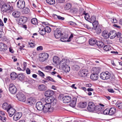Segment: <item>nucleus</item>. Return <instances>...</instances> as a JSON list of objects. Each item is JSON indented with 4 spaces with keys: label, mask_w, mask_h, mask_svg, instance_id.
I'll return each mask as SVG.
<instances>
[{
    "label": "nucleus",
    "mask_w": 122,
    "mask_h": 122,
    "mask_svg": "<svg viewBox=\"0 0 122 122\" xmlns=\"http://www.w3.org/2000/svg\"><path fill=\"white\" fill-rule=\"evenodd\" d=\"M1 12L3 13L7 12L9 10L13 11V7L10 3L5 2H2L0 4Z\"/></svg>",
    "instance_id": "1"
},
{
    "label": "nucleus",
    "mask_w": 122,
    "mask_h": 122,
    "mask_svg": "<svg viewBox=\"0 0 122 122\" xmlns=\"http://www.w3.org/2000/svg\"><path fill=\"white\" fill-rule=\"evenodd\" d=\"M100 76V78L102 80H107L110 78L111 74L107 71L103 72L101 73Z\"/></svg>",
    "instance_id": "2"
},
{
    "label": "nucleus",
    "mask_w": 122,
    "mask_h": 122,
    "mask_svg": "<svg viewBox=\"0 0 122 122\" xmlns=\"http://www.w3.org/2000/svg\"><path fill=\"white\" fill-rule=\"evenodd\" d=\"M96 106L92 102H89L88 103L87 108L88 110L90 112H93L95 109Z\"/></svg>",
    "instance_id": "3"
},
{
    "label": "nucleus",
    "mask_w": 122,
    "mask_h": 122,
    "mask_svg": "<svg viewBox=\"0 0 122 122\" xmlns=\"http://www.w3.org/2000/svg\"><path fill=\"white\" fill-rule=\"evenodd\" d=\"M62 34L61 33V30L59 28H57L54 30V35L56 39L60 38Z\"/></svg>",
    "instance_id": "4"
},
{
    "label": "nucleus",
    "mask_w": 122,
    "mask_h": 122,
    "mask_svg": "<svg viewBox=\"0 0 122 122\" xmlns=\"http://www.w3.org/2000/svg\"><path fill=\"white\" fill-rule=\"evenodd\" d=\"M51 108V104H45L44 106V109L43 111L44 113H46L48 112H51L53 110Z\"/></svg>",
    "instance_id": "5"
},
{
    "label": "nucleus",
    "mask_w": 122,
    "mask_h": 122,
    "mask_svg": "<svg viewBox=\"0 0 122 122\" xmlns=\"http://www.w3.org/2000/svg\"><path fill=\"white\" fill-rule=\"evenodd\" d=\"M18 99L20 101L25 102L26 100L25 96L21 93H18L16 95Z\"/></svg>",
    "instance_id": "6"
},
{
    "label": "nucleus",
    "mask_w": 122,
    "mask_h": 122,
    "mask_svg": "<svg viewBox=\"0 0 122 122\" xmlns=\"http://www.w3.org/2000/svg\"><path fill=\"white\" fill-rule=\"evenodd\" d=\"M17 6L18 8L20 9H23L25 7V4L23 0H19L17 3Z\"/></svg>",
    "instance_id": "7"
},
{
    "label": "nucleus",
    "mask_w": 122,
    "mask_h": 122,
    "mask_svg": "<svg viewBox=\"0 0 122 122\" xmlns=\"http://www.w3.org/2000/svg\"><path fill=\"white\" fill-rule=\"evenodd\" d=\"M9 89L10 92L12 94H14L16 92V88L15 86L13 84H11L10 85Z\"/></svg>",
    "instance_id": "8"
},
{
    "label": "nucleus",
    "mask_w": 122,
    "mask_h": 122,
    "mask_svg": "<svg viewBox=\"0 0 122 122\" xmlns=\"http://www.w3.org/2000/svg\"><path fill=\"white\" fill-rule=\"evenodd\" d=\"M44 106V104L41 102H38L36 104V106L37 109L39 111L43 110Z\"/></svg>",
    "instance_id": "9"
},
{
    "label": "nucleus",
    "mask_w": 122,
    "mask_h": 122,
    "mask_svg": "<svg viewBox=\"0 0 122 122\" xmlns=\"http://www.w3.org/2000/svg\"><path fill=\"white\" fill-rule=\"evenodd\" d=\"M12 106L11 104L8 103L7 102H5L2 105V108L7 111Z\"/></svg>",
    "instance_id": "10"
},
{
    "label": "nucleus",
    "mask_w": 122,
    "mask_h": 122,
    "mask_svg": "<svg viewBox=\"0 0 122 122\" xmlns=\"http://www.w3.org/2000/svg\"><path fill=\"white\" fill-rule=\"evenodd\" d=\"M69 62V61L68 60L63 59L60 62L59 64V66L61 68L64 67V66L67 65V64Z\"/></svg>",
    "instance_id": "11"
},
{
    "label": "nucleus",
    "mask_w": 122,
    "mask_h": 122,
    "mask_svg": "<svg viewBox=\"0 0 122 122\" xmlns=\"http://www.w3.org/2000/svg\"><path fill=\"white\" fill-rule=\"evenodd\" d=\"M63 102L65 103H68L71 101V96H66L63 97L62 98Z\"/></svg>",
    "instance_id": "12"
},
{
    "label": "nucleus",
    "mask_w": 122,
    "mask_h": 122,
    "mask_svg": "<svg viewBox=\"0 0 122 122\" xmlns=\"http://www.w3.org/2000/svg\"><path fill=\"white\" fill-rule=\"evenodd\" d=\"M88 71L86 69L81 70L79 72L78 74L80 76L84 77L86 76L88 73Z\"/></svg>",
    "instance_id": "13"
},
{
    "label": "nucleus",
    "mask_w": 122,
    "mask_h": 122,
    "mask_svg": "<svg viewBox=\"0 0 122 122\" xmlns=\"http://www.w3.org/2000/svg\"><path fill=\"white\" fill-rule=\"evenodd\" d=\"M27 103L29 105L34 104L36 102V100L34 98L31 97L28 98L26 101Z\"/></svg>",
    "instance_id": "14"
},
{
    "label": "nucleus",
    "mask_w": 122,
    "mask_h": 122,
    "mask_svg": "<svg viewBox=\"0 0 122 122\" xmlns=\"http://www.w3.org/2000/svg\"><path fill=\"white\" fill-rule=\"evenodd\" d=\"M54 94V92L51 90H49L46 91L45 93V96L46 97H50Z\"/></svg>",
    "instance_id": "15"
},
{
    "label": "nucleus",
    "mask_w": 122,
    "mask_h": 122,
    "mask_svg": "<svg viewBox=\"0 0 122 122\" xmlns=\"http://www.w3.org/2000/svg\"><path fill=\"white\" fill-rule=\"evenodd\" d=\"M49 55L48 54L46 53H41V54L40 57L42 59V61H44L46 60L48 58Z\"/></svg>",
    "instance_id": "16"
},
{
    "label": "nucleus",
    "mask_w": 122,
    "mask_h": 122,
    "mask_svg": "<svg viewBox=\"0 0 122 122\" xmlns=\"http://www.w3.org/2000/svg\"><path fill=\"white\" fill-rule=\"evenodd\" d=\"M7 112H8L9 114L10 117H12L14 114L16 112V110L15 109L12 107V106L11 108L9 109L7 111Z\"/></svg>",
    "instance_id": "17"
},
{
    "label": "nucleus",
    "mask_w": 122,
    "mask_h": 122,
    "mask_svg": "<svg viewBox=\"0 0 122 122\" xmlns=\"http://www.w3.org/2000/svg\"><path fill=\"white\" fill-rule=\"evenodd\" d=\"M22 115V113L21 112L16 113L13 117L14 120L15 121L18 120L21 117Z\"/></svg>",
    "instance_id": "18"
},
{
    "label": "nucleus",
    "mask_w": 122,
    "mask_h": 122,
    "mask_svg": "<svg viewBox=\"0 0 122 122\" xmlns=\"http://www.w3.org/2000/svg\"><path fill=\"white\" fill-rule=\"evenodd\" d=\"M7 49V47L5 44L2 42H0V51H4Z\"/></svg>",
    "instance_id": "19"
},
{
    "label": "nucleus",
    "mask_w": 122,
    "mask_h": 122,
    "mask_svg": "<svg viewBox=\"0 0 122 122\" xmlns=\"http://www.w3.org/2000/svg\"><path fill=\"white\" fill-rule=\"evenodd\" d=\"M60 40L62 42L66 41H69V39L68 38V35L67 34H65L60 39Z\"/></svg>",
    "instance_id": "20"
},
{
    "label": "nucleus",
    "mask_w": 122,
    "mask_h": 122,
    "mask_svg": "<svg viewBox=\"0 0 122 122\" xmlns=\"http://www.w3.org/2000/svg\"><path fill=\"white\" fill-rule=\"evenodd\" d=\"M27 19L26 17L24 16H22L20 18L19 22L21 24L24 23L27 21Z\"/></svg>",
    "instance_id": "21"
},
{
    "label": "nucleus",
    "mask_w": 122,
    "mask_h": 122,
    "mask_svg": "<svg viewBox=\"0 0 122 122\" xmlns=\"http://www.w3.org/2000/svg\"><path fill=\"white\" fill-rule=\"evenodd\" d=\"M116 36V32L114 30L110 31L109 33V37L111 39L114 38Z\"/></svg>",
    "instance_id": "22"
},
{
    "label": "nucleus",
    "mask_w": 122,
    "mask_h": 122,
    "mask_svg": "<svg viewBox=\"0 0 122 122\" xmlns=\"http://www.w3.org/2000/svg\"><path fill=\"white\" fill-rule=\"evenodd\" d=\"M20 12L17 10H14L12 13V15L15 18H18L20 17Z\"/></svg>",
    "instance_id": "23"
},
{
    "label": "nucleus",
    "mask_w": 122,
    "mask_h": 122,
    "mask_svg": "<svg viewBox=\"0 0 122 122\" xmlns=\"http://www.w3.org/2000/svg\"><path fill=\"white\" fill-rule=\"evenodd\" d=\"M87 106V103L86 102H81L78 104V106L81 108H85Z\"/></svg>",
    "instance_id": "24"
},
{
    "label": "nucleus",
    "mask_w": 122,
    "mask_h": 122,
    "mask_svg": "<svg viewBox=\"0 0 122 122\" xmlns=\"http://www.w3.org/2000/svg\"><path fill=\"white\" fill-rule=\"evenodd\" d=\"M38 88L40 91H42L46 90L47 89V87L44 85L41 84L39 86Z\"/></svg>",
    "instance_id": "25"
},
{
    "label": "nucleus",
    "mask_w": 122,
    "mask_h": 122,
    "mask_svg": "<svg viewBox=\"0 0 122 122\" xmlns=\"http://www.w3.org/2000/svg\"><path fill=\"white\" fill-rule=\"evenodd\" d=\"M95 112L98 114L101 113L103 112L102 108L99 106H96L95 110Z\"/></svg>",
    "instance_id": "26"
},
{
    "label": "nucleus",
    "mask_w": 122,
    "mask_h": 122,
    "mask_svg": "<svg viewBox=\"0 0 122 122\" xmlns=\"http://www.w3.org/2000/svg\"><path fill=\"white\" fill-rule=\"evenodd\" d=\"M71 103L70 104V106L73 107H75L76 101V97H74L72 100H71Z\"/></svg>",
    "instance_id": "27"
},
{
    "label": "nucleus",
    "mask_w": 122,
    "mask_h": 122,
    "mask_svg": "<svg viewBox=\"0 0 122 122\" xmlns=\"http://www.w3.org/2000/svg\"><path fill=\"white\" fill-rule=\"evenodd\" d=\"M53 62L57 65H59L60 62L59 58L57 56H54L53 59Z\"/></svg>",
    "instance_id": "28"
},
{
    "label": "nucleus",
    "mask_w": 122,
    "mask_h": 122,
    "mask_svg": "<svg viewBox=\"0 0 122 122\" xmlns=\"http://www.w3.org/2000/svg\"><path fill=\"white\" fill-rule=\"evenodd\" d=\"M116 112V108L114 107H112L109 109V115L111 116L112 115L114 114Z\"/></svg>",
    "instance_id": "29"
},
{
    "label": "nucleus",
    "mask_w": 122,
    "mask_h": 122,
    "mask_svg": "<svg viewBox=\"0 0 122 122\" xmlns=\"http://www.w3.org/2000/svg\"><path fill=\"white\" fill-rule=\"evenodd\" d=\"M102 36L105 38H108L109 37V34L108 32L104 30L103 31L102 33Z\"/></svg>",
    "instance_id": "30"
},
{
    "label": "nucleus",
    "mask_w": 122,
    "mask_h": 122,
    "mask_svg": "<svg viewBox=\"0 0 122 122\" xmlns=\"http://www.w3.org/2000/svg\"><path fill=\"white\" fill-rule=\"evenodd\" d=\"M98 75L97 74H92L91 75L90 77L91 79L93 80H96L98 79Z\"/></svg>",
    "instance_id": "31"
},
{
    "label": "nucleus",
    "mask_w": 122,
    "mask_h": 122,
    "mask_svg": "<svg viewBox=\"0 0 122 122\" xmlns=\"http://www.w3.org/2000/svg\"><path fill=\"white\" fill-rule=\"evenodd\" d=\"M97 42V41L96 39L91 38L89 40V42L90 45H93L95 44H96Z\"/></svg>",
    "instance_id": "32"
},
{
    "label": "nucleus",
    "mask_w": 122,
    "mask_h": 122,
    "mask_svg": "<svg viewBox=\"0 0 122 122\" xmlns=\"http://www.w3.org/2000/svg\"><path fill=\"white\" fill-rule=\"evenodd\" d=\"M10 76L11 79L13 80L15 79L17 76V74L15 72H13L11 73Z\"/></svg>",
    "instance_id": "33"
},
{
    "label": "nucleus",
    "mask_w": 122,
    "mask_h": 122,
    "mask_svg": "<svg viewBox=\"0 0 122 122\" xmlns=\"http://www.w3.org/2000/svg\"><path fill=\"white\" fill-rule=\"evenodd\" d=\"M66 72H69L70 70V67L67 65L64 66V67H61Z\"/></svg>",
    "instance_id": "34"
},
{
    "label": "nucleus",
    "mask_w": 122,
    "mask_h": 122,
    "mask_svg": "<svg viewBox=\"0 0 122 122\" xmlns=\"http://www.w3.org/2000/svg\"><path fill=\"white\" fill-rule=\"evenodd\" d=\"M17 77L20 81H23L25 78V76L23 74H20L18 75Z\"/></svg>",
    "instance_id": "35"
},
{
    "label": "nucleus",
    "mask_w": 122,
    "mask_h": 122,
    "mask_svg": "<svg viewBox=\"0 0 122 122\" xmlns=\"http://www.w3.org/2000/svg\"><path fill=\"white\" fill-rule=\"evenodd\" d=\"M103 49L106 51H109L111 50V46L109 45H106L104 46Z\"/></svg>",
    "instance_id": "36"
},
{
    "label": "nucleus",
    "mask_w": 122,
    "mask_h": 122,
    "mask_svg": "<svg viewBox=\"0 0 122 122\" xmlns=\"http://www.w3.org/2000/svg\"><path fill=\"white\" fill-rule=\"evenodd\" d=\"M96 44L99 47H102L104 46V43L102 41H97Z\"/></svg>",
    "instance_id": "37"
},
{
    "label": "nucleus",
    "mask_w": 122,
    "mask_h": 122,
    "mask_svg": "<svg viewBox=\"0 0 122 122\" xmlns=\"http://www.w3.org/2000/svg\"><path fill=\"white\" fill-rule=\"evenodd\" d=\"M92 25L94 29H96L97 27L98 26V22L97 21H95L92 22Z\"/></svg>",
    "instance_id": "38"
},
{
    "label": "nucleus",
    "mask_w": 122,
    "mask_h": 122,
    "mask_svg": "<svg viewBox=\"0 0 122 122\" xmlns=\"http://www.w3.org/2000/svg\"><path fill=\"white\" fill-rule=\"evenodd\" d=\"M83 12L84 13L83 14L85 15V16H84V18L86 20L89 21L90 18V16L87 13H85V11H84Z\"/></svg>",
    "instance_id": "39"
},
{
    "label": "nucleus",
    "mask_w": 122,
    "mask_h": 122,
    "mask_svg": "<svg viewBox=\"0 0 122 122\" xmlns=\"http://www.w3.org/2000/svg\"><path fill=\"white\" fill-rule=\"evenodd\" d=\"M46 80L50 81L54 83H56V81L54 80L53 78L50 76H48L46 77L45 78Z\"/></svg>",
    "instance_id": "40"
},
{
    "label": "nucleus",
    "mask_w": 122,
    "mask_h": 122,
    "mask_svg": "<svg viewBox=\"0 0 122 122\" xmlns=\"http://www.w3.org/2000/svg\"><path fill=\"white\" fill-rule=\"evenodd\" d=\"M31 23L33 25H36L38 23V21L36 18H32L31 20Z\"/></svg>",
    "instance_id": "41"
},
{
    "label": "nucleus",
    "mask_w": 122,
    "mask_h": 122,
    "mask_svg": "<svg viewBox=\"0 0 122 122\" xmlns=\"http://www.w3.org/2000/svg\"><path fill=\"white\" fill-rule=\"evenodd\" d=\"M102 27L101 26H98L97 27L96 29H95L96 30V31L98 34H100V33L102 31Z\"/></svg>",
    "instance_id": "42"
},
{
    "label": "nucleus",
    "mask_w": 122,
    "mask_h": 122,
    "mask_svg": "<svg viewBox=\"0 0 122 122\" xmlns=\"http://www.w3.org/2000/svg\"><path fill=\"white\" fill-rule=\"evenodd\" d=\"M72 69L74 70L77 71L80 68V67L77 65H74L72 67Z\"/></svg>",
    "instance_id": "43"
},
{
    "label": "nucleus",
    "mask_w": 122,
    "mask_h": 122,
    "mask_svg": "<svg viewBox=\"0 0 122 122\" xmlns=\"http://www.w3.org/2000/svg\"><path fill=\"white\" fill-rule=\"evenodd\" d=\"M39 32L40 34L41 35L44 36L45 34L46 31L44 29H40L39 31Z\"/></svg>",
    "instance_id": "44"
},
{
    "label": "nucleus",
    "mask_w": 122,
    "mask_h": 122,
    "mask_svg": "<svg viewBox=\"0 0 122 122\" xmlns=\"http://www.w3.org/2000/svg\"><path fill=\"white\" fill-rule=\"evenodd\" d=\"M46 2L47 3L50 5H53L55 3L54 0H46Z\"/></svg>",
    "instance_id": "45"
},
{
    "label": "nucleus",
    "mask_w": 122,
    "mask_h": 122,
    "mask_svg": "<svg viewBox=\"0 0 122 122\" xmlns=\"http://www.w3.org/2000/svg\"><path fill=\"white\" fill-rule=\"evenodd\" d=\"M44 29L46 32L47 33H50L51 30V28L48 26H46Z\"/></svg>",
    "instance_id": "46"
},
{
    "label": "nucleus",
    "mask_w": 122,
    "mask_h": 122,
    "mask_svg": "<svg viewBox=\"0 0 122 122\" xmlns=\"http://www.w3.org/2000/svg\"><path fill=\"white\" fill-rule=\"evenodd\" d=\"M30 11V10L28 8L25 7L23 9V11H22V12L24 14H27L29 13Z\"/></svg>",
    "instance_id": "47"
},
{
    "label": "nucleus",
    "mask_w": 122,
    "mask_h": 122,
    "mask_svg": "<svg viewBox=\"0 0 122 122\" xmlns=\"http://www.w3.org/2000/svg\"><path fill=\"white\" fill-rule=\"evenodd\" d=\"M50 97H46L45 99V101L46 104H51Z\"/></svg>",
    "instance_id": "48"
},
{
    "label": "nucleus",
    "mask_w": 122,
    "mask_h": 122,
    "mask_svg": "<svg viewBox=\"0 0 122 122\" xmlns=\"http://www.w3.org/2000/svg\"><path fill=\"white\" fill-rule=\"evenodd\" d=\"M96 18L95 16L94 15L92 16L90 18L89 21L91 23L93 22L94 21H96Z\"/></svg>",
    "instance_id": "49"
},
{
    "label": "nucleus",
    "mask_w": 122,
    "mask_h": 122,
    "mask_svg": "<svg viewBox=\"0 0 122 122\" xmlns=\"http://www.w3.org/2000/svg\"><path fill=\"white\" fill-rule=\"evenodd\" d=\"M92 70L94 71V72L95 73V74H97L99 72V69L96 67H93L92 69Z\"/></svg>",
    "instance_id": "50"
},
{
    "label": "nucleus",
    "mask_w": 122,
    "mask_h": 122,
    "mask_svg": "<svg viewBox=\"0 0 122 122\" xmlns=\"http://www.w3.org/2000/svg\"><path fill=\"white\" fill-rule=\"evenodd\" d=\"M116 104V106L119 109H122V102L117 103Z\"/></svg>",
    "instance_id": "51"
},
{
    "label": "nucleus",
    "mask_w": 122,
    "mask_h": 122,
    "mask_svg": "<svg viewBox=\"0 0 122 122\" xmlns=\"http://www.w3.org/2000/svg\"><path fill=\"white\" fill-rule=\"evenodd\" d=\"M71 4L69 3H67L66 5L65 8L66 10L70 9L71 7Z\"/></svg>",
    "instance_id": "52"
},
{
    "label": "nucleus",
    "mask_w": 122,
    "mask_h": 122,
    "mask_svg": "<svg viewBox=\"0 0 122 122\" xmlns=\"http://www.w3.org/2000/svg\"><path fill=\"white\" fill-rule=\"evenodd\" d=\"M109 109L107 108L103 111V114L105 115L108 114L109 115Z\"/></svg>",
    "instance_id": "53"
},
{
    "label": "nucleus",
    "mask_w": 122,
    "mask_h": 122,
    "mask_svg": "<svg viewBox=\"0 0 122 122\" xmlns=\"http://www.w3.org/2000/svg\"><path fill=\"white\" fill-rule=\"evenodd\" d=\"M38 72L39 75L42 77H43L45 76L44 73L41 71H38Z\"/></svg>",
    "instance_id": "54"
},
{
    "label": "nucleus",
    "mask_w": 122,
    "mask_h": 122,
    "mask_svg": "<svg viewBox=\"0 0 122 122\" xmlns=\"http://www.w3.org/2000/svg\"><path fill=\"white\" fill-rule=\"evenodd\" d=\"M111 20L112 23H115L117 22V20L115 18L113 17L111 19Z\"/></svg>",
    "instance_id": "55"
},
{
    "label": "nucleus",
    "mask_w": 122,
    "mask_h": 122,
    "mask_svg": "<svg viewBox=\"0 0 122 122\" xmlns=\"http://www.w3.org/2000/svg\"><path fill=\"white\" fill-rule=\"evenodd\" d=\"M0 119L3 122H5L6 121V118L4 117H2L0 115Z\"/></svg>",
    "instance_id": "56"
},
{
    "label": "nucleus",
    "mask_w": 122,
    "mask_h": 122,
    "mask_svg": "<svg viewBox=\"0 0 122 122\" xmlns=\"http://www.w3.org/2000/svg\"><path fill=\"white\" fill-rule=\"evenodd\" d=\"M52 68V67L50 66H47L45 67V70H51Z\"/></svg>",
    "instance_id": "57"
},
{
    "label": "nucleus",
    "mask_w": 122,
    "mask_h": 122,
    "mask_svg": "<svg viewBox=\"0 0 122 122\" xmlns=\"http://www.w3.org/2000/svg\"><path fill=\"white\" fill-rule=\"evenodd\" d=\"M50 100L51 102V103L53 102H55L56 103V100L54 98L51 97H50Z\"/></svg>",
    "instance_id": "58"
},
{
    "label": "nucleus",
    "mask_w": 122,
    "mask_h": 122,
    "mask_svg": "<svg viewBox=\"0 0 122 122\" xmlns=\"http://www.w3.org/2000/svg\"><path fill=\"white\" fill-rule=\"evenodd\" d=\"M29 45L30 47L34 48L35 47V44L31 42L29 43Z\"/></svg>",
    "instance_id": "59"
},
{
    "label": "nucleus",
    "mask_w": 122,
    "mask_h": 122,
    "mask_svg": "<svg viewBox=\"0 0 122 122\" xmlns=\"http://www.w3.org/2000/svg\"><path fill=\"white\" fill-rule=\"evenodd\" d=\"M69 24L71 25L74 26L76 25V23L72 21H70L69 22Z\"/></svg>",
    "instance_id": "60"
},
{
    "label": "nucleus",
    "mask_w": 122,
    "mask_h": 122,
    "mask_svg": "<svg viewBox=\"0 0 122 122\" xmlns=\"http://www.w3.org/2000/svg\"><path fill=\"white\" fill-rule=\"evenodd\" d=\"M43 47L42 46H40L37 47L36 50L38 51H40L42 50Z\"/></svg>",
    "instance_id": "61"
},
{
    "label": "nucleus",
    "mask_w": 122,
    "mask_h": 122,
    "mask_svg": "<svg viewBox=\"0 0 122 122\" xmlns=\"http://www.w3.org/2000/svg\"><path fill=\"white\" fill-rule=\"evenodd\" d=\"M122 35V34L120 32H118L117 33H116V36L118 38H120L121 37V36Z\"/></svg>",
    "instance_id": "62"
},
{
    "label": "nucleus",
    "mask_w": 122,
    "mask_h": 122,
    "mask_svg": "<svg viewBox=\"0 0 122 122\" xmlns=\"http://www.w3.org/2000/svg\"><path fill=\"white\" fill-rule=\"evenodd\" d=\"M26 72L28 74H29L30 73V70L28 68H27L26 70Z\"/></svg>",
    "instance_id": "63"
},
{
    "label": "nucleus",
    "mask_w": 122,
    "mask_h": 122,
    "mask_svg": "<svg viewBox=\"0 0 122 122\" xmlns=\"http://www.w3.org/2000/svg\"><path fill=\"white\" fill-rule=\"evenodd\" d=\"M107 91L109 92L113 93L114 92V91L113 89L111 88L108 89H107Z\"/></svg>",
    "instance_id": "64"
}]
</instances>
